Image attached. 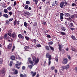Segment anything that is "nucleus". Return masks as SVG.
I'll return each instance as SVG.
<instances>
[{
	"mask_svg": "<svg viewBox=\"0 0 77 77\" xmlns=\"http://www.w3.org/2000/svg\"><path fill=\"white\" fill-rule=\"evenodd\" d=\"M3 59H0V66L2 65L3 64Z\"/></svg>",
	"mask_w": 77,
	"mask_h": 77,
	"instance_id": "obj_27",
	"label": "nucleus"
},
{
	"mask_svg": "<svg viewBox=\"0 0 77 77\" xmlns=\"http://www.w3.org/2000/svg\"><path fill=\"white\" fill-rule=\"evenodd\" d=\"M24 14L26 16H27V15L29 16L30 15V13L28 11H25L24 12Z\"/></svg>",
	"mask_w": 77,
	"mask_h": 77,
	"instance_id": "obj_11",
	"label": "nucleus"
},
{
	"mask_svg": "<svg viewBox=\"0 0 77 77\" xmlns=\"http://www.w3.org/2000/svg\"><path fill=\"white\" fill-rule=\"evenodd\" d=\"M13 63V61H11L10 63V66H12V64Z\"/></svg>",
	"mask_w": 77,
	"mask_h": 77,
	"instance_id": "obj_36",
	"label": "nucleus"
},
{
	"mask_svg": "<svg viewBox=\"0 0 77 77\" xmlns=\"http://www.w3.org/2000/svg\"><path fill=\"white\" fill-rule=\"evenodd\" d=\"M69 25L70 27H72V26H73V25H74V24H73V23L71 22L69 23Z\"/></svg>",
	"mask_w": 77,
	"mask_h": 77,
	"instance_id": "obj_22",
	"label": "nucleus"
},
{
	"mask_svg": "<svg viewBox=\"0 0 77 77\" xmlns=\"http://www.w3.org/2000/svg\"><path fill=\"white\" fill-rule=\"evenodd\" d=\"M33 2H34L35 3V5H37L38 4V1H39L38 0H33Z\"/></svg>",
	"mask_w": 77,
	"mask_h": 77,
	"instance_id": "obj_31",
	"label": "nucleus"
},
{
	"mask_svg": "<svg viewBox=\"0 0 77 77\" xmlns=\"http://www.w3.org/2000/svg\"><path fill=\"white\" fill-rule=\"evenodd\" d=\"M68 63V59L66 58H64L63 59L62 63L64 65Z\"/></svg>",
	"mask_w": 77,
	"mask_h": 77,
	"instance_id": "obj_4",
	"label": "nucleus"
},
{
	"mask_svg": "<svg viewBox=\"0 0 77 77\" xmlns=\"http://www.w3.org/2000/svg\"><path fill=\"white\" fill-rule=\"evenodd\" d=\"M13 20V18H11L9 20V21H10V22H11V21H12Z\"/></svg>",
	"mask_w": 77,
	"mask_h": 77,
	"instance_id": "obj_59",
	"label": "nucleus"
},
{
	"mask_svg": "<svg viewBox=\"0 0 77 77\" xmlns=\"http://www.w3.org/2000/svg\"><path fill=\"white\" fill-rule=\"evenodd\" d=\"M30 73L31 74H32V77H35V76L36 74V72H34L32 71H31Z\"/></svg>",
	"mask_w": 77,
	"mask_h": 77,
	"instance_id": "obj_9",
	"label": "nucleus"
},
{
	"mask_svg": "<svg viewBox=\"0 0 77 77\" xmlns=\"http://www.w3.org/2000/svg\"><path fill=\"white\" fill-rule=\"evenodd\" d=\"M13 71L14 72V73L15 74H18V70L15 69H14Z\"/></svg>",
	"mask_w": 77,
	"mask_h": 77,
	"instance_id": "obj_14",
	"label": "nucleus"
},
{
	"mask_svg": "<svg viewBox=\"0 0 77 77\" xmlns=\"http://www.w3.org/2000/svg\"><path fill=\"white\" fill-rule=\"evenodd\" d=\"M76 5V4L75 3H72V6H75Z\"/></svg>",
	"mask_w": 77,
	"mask_h": 77,
	"instance_id": "obj_57",
	"label": "nucleus"
},
{
	"mask_svg": "<svg viewBox=\"0 0 77 77\" xmlns=\"http://www.w3.org/2000/svg\"><path fill=\"white\" fill-rule=\"evenodd\" d=\"M71 50H72V51H74L75 52H76V51H77V50H76V49H75L72 47L71 48Z\"/></svg>",
	"mask_w": 77,
	"mask_h": 77,
	"instance_id": "obj_16",
	"label": "nucleus"
},
{
	"mask_svg": "<svg viewBox=\"0 0 77 77\" xmlns=\"http://www.w3.org/2000/svg\"><path fill=\"white\" fill-rule=\"evenodd\" d=\"M28 8H29V5H26L25 6V9H27Z\"/></svg>",
	"mask_w": 77,
	"mask_h": 77,
	"instance_id": "obj_43",
	"label": "nucleus"
},
{
	"mask_svg": "<svg viewBox=\"0 0 77 77\" xmlns=\"http://www.w3.org/2000/svg\"><path fill=\"white\" fill-rule=\"evenodd\" d=\"M63 2V5H65V6L67 5V2H66V0L64 2Z\"/></svg>",
	"mask_w": 77,
	"mask_h": 77,
	"instance_id": "obj_42",
	"label": "nucleus"
},
{
	"mask_svg": "<svg viewBox=\"0 0 77 77\" xmlns=\"http://www.w3.org/2000/svg\"><path fill=\"white\" fill-rule=\"evenodd\" d=\"M11 37H12V38L13 39H15V38H17V33L15 32H13L12 33Z\"/></svg>",
	"mask_w": 77,
	"mask_h": 77,
	"instance_id": "obj_5",
	"label": "nucleus"
},
{
	"mask_svg": "<svg viewBox=\"0 0 77 77\" xmlns=\"http://www.w3.org/2000/svg\"><path fill=\"white\" fill-rule=\"evenodd\" d=\"M15 46L14 45V46L13 47V48L12 49V51H11L12 52H13V51H14L15 49Z\"/></svg>",
	"mask_w": 77,
	"mask_h": 77,
	"instance_id": "obj_45",
	"label": "nucleus"
},
{
	"mask_svg": "<svg viewBox=\"0 0 77 77\" xmlns=\"http://www.w3.org/2000/svg\"><path fill=\"white\" fill-rule=\"evenodd\" d=\"M64 15L66 17H69L71 16V14L69 13H65Z\"/></svg>",
	"mask_w": 77,
	"mask_h": 77,
	"instance_id": "obj_10",
	"label": "nucleus"
},
{
	"mask_svg": "<svg viewBox=\"0 0 77 77\" xmlns=\"http://www.w3.org/2000/svg\"><path fill=\"white\" fill-rule=\"evenodd\" d=\"M18 64H16L15 65V66H16V68H17V69H20V67H18Z\"/></svg>",
	"mask_w": 77,
	"mask_h": 77,
	"instance_id": "obj_30",
	"label": "nucleus"
},
{
	"mask_svg": "<svg viewBox=\"0 0 77 77\" xmlns=\"http://www.w3.org/2000/svg\"><path fill=\"white\" fill-rule=\"evenodd\" d=\"M59 33H60L61 35H66V34L63 32H59Z\"/></svg>",
	"mask_w": 77,
	"mask_h": 77,
	"instance_id": "obj_29",
	"label": "nucleus"
},
{
	"mask_svg": "<svg viewBox=\"0 0 77 77\" xmlns=\"http://www.w3.org/2000/svg\"><path fill=\"white\" fill-rule=\"evenodd\" d=\"M17 4V2L15 1L14 2V6H15Z\"/></svg>",
	"mask_w": 77,
	"mask_h": 77,
	"instance_id": "obj_63",
	"label": "nucleus"
},
{
	"mask_svg": "<svg viewBox=\"0 0 77 77\" xmlns=\"http://www.w3.org/2000/svg\"><path fill=\"white\" fill-rule=\"evenodd\" d=\"M65 69V66H63L61 67V70H62V71H63Z\"/></svg>",
	"mask_w": 77,
	"mask_h": 77,
	"instance_id": "obj_34",
	"label": "nucleus"
},
{
	"mask_svg": "<svg viewBox=\"0 0 77 77\" xmlns=\"http://www.w3.org/2000/svg\"><path fill=\"white\" fill-rule=\"evenodd\" d=\"M10 59L13 60H15V56L14 55L11 56L10 57Z\"/></svg>",
	"mask_w": 77,
	"mask_h": 77,
	"instance_id": "obj_12",
	"label": "nucleus"
},
{
	"mask_svg": "<svg viewBox=\"0 0 77 77\" xmlns=\"http://www.w3.org/2000/svg\"><path fill=\"white\" fill-rule=\"evenodd\" d=\"M13 24L14 26H15V25H16V24H17V20H15V21L13 23Z\"/></svg>",
	"mask_w": 77,
	"mask_h": 77,
	"instance_id": "obj_49",
	"label": "nucleus"
},
{
	"mask_svg": "<svg viewBox=\"0 0 77 77\" xmlns=\"http://www.w3.org/2000/svg\"><path fill=\"white\" fill-rule=\"evenodd\" d=\"M65 19L67 20V21H71V19L70 17H69L68 18H65Z\"/></svg>",
	"mask_w": 77,
	"mask_h": 77,
	"instance_id": "obj_35",
	"label": "nucleus"
},
{
	"mask_svg": "<svg viewBox=\"0 0 77 77\" xmlns=\"http://www.w3.org/2000/svg\"><path fill=\"white\" fill-rule=\"evenodd\" d=\"M71 38L72 39H73V40H75L76 38H75V36L72 35L71 36Z\"/></svg>",
	"mask_w": 77,
	"mask_h": 77,
	"instance_id": "obj_24",
	"label": "nucleus"
},
{
	"mask_svg": "<svg viewBox=\"0 0 77 77\" xmlns=\"http://www.w3.org/2000/svg\"><path fill=\"white\" fill-rule=\"evenodd\" d=\"M24 49L25 51H29V50H28L29 49H30V47L29 46H26L24 47Z\"/></svg>",
	"mask_w": 77,
	"mask_h": 77,
	"instance_id": "obj_8",
	"label": "nucleus"
},
{
	"mask_svg": "<svg viewBox=\"0 0 77 77\" xmlns=\"http://www.w3.org/2000/svg\"><path fill=\"white\" fill-rule=\"evenodd\" d=\"M60 17H63L64 15V14L62 13H60Z\"/></svg>",
	"mask_w": 77,
	"mask_h": 77,
	"instance_id": "obj_46",
	"label": "nucleus"
},
{
	"mask_svg": "<svg viewBox=\"0 0 77 77\" xmlns=\"http://www.w3.org/2000/svg\"><path fill=\"white\" fill-rule=\"evenodd\" d=\"M9 15H12L13 13L12 12H10L9 13Z\"/></svg>",
	"mask_w": 77,
	"mask_h": 77,
	"instance_id": "obj_64",
	"label": "nucleus"
},
{
	"mask_svg": "<svg viewBox=\"0 0 77 77\" xmlns=\"http://www.w3.org/2000/svg\"><path fill=\"white\" fill-rule=\"evenodd\" d=\"M47 38H51V36L50 35H48V34H47Z\"/></svg>",
	"mask_w": 77,
	"mask_h": 77,
	"instance_id": "obj_62",
	"label": "nucleus"
},
{
	"mask_svg": "<svg viewBox=\"0 0 77 77\" xmlns=\"http://www.w3.org/2000/svg\"><path fill=\"white\" fill-rule=\"evenodd\" d=\"M64 5L63 4V3L62 2H61L60 3V8H62L63 6Z\"/></svg>",
	"mask_w": 77,
	"mask_h": 77,
	"instance_id": "obj_17",
	"label": "nucleus"
},
{
	"mask_svg": "<svg viewBox=\"0 0 77 77\" xmlns=\"http://www.w3.org/2000/svg\"><path fill=\"white\" fill-rule=\"evenodd\" d=\"M36 43V39H34L31 40V44L32 46H35V44Z\"/></svg>",
	"mask_w": 77,
	"mask_h": 77,
	"instance_id": "obj_6",
	"label": "nucleus"
},
{
	"mask_svg": "<svg viewBox=\"0 0 77 77\" xmlns=\"http://www.w3.org/2000/svg\"><path fill=\"white\" fill-rule=\"evenodd\" d=\"M12 45L11 44H9V45L8 46V49H11V48H12Z\"/></svg>",
	"mask_w": 77,
	"mask_h": 77,
	"instance_id": "obj_25",
	"label": "nucleus"
},
{
	"mask_svg": "<svg viewBox=\"0 0 77 77\" xmlns=\"http://www.w3.org/2000/svg\"><path fill=\"white\" fill-rule=\"evenodd\" d=\"M48 32H49V30H48L47 29H45L44 31V33H48Z\"/></svg>",
	"mask_w": 77,
	"mask_h": 77,
	"instance_id": "obj_39",
	"label": "nucleus"
},
{
	"mask_svg": "<svg viewBox=\"0 0 77 77\" xmlns=\"http://www.w3.org/2000/svg\"><path fill=\"white\" fill-rule=\"evenodd\" d=\"M55 60L56 61V62H58V57H56L55 58Z\"/></svg>",
	"mask_w": 77,
	"mask_h": 77,
	"instance_id": "obj_48",
	"label": "nucleus"
},
{
	"mask_svg": "<svg viewBox=\"0 0 77 77\" xmlns=\"http://www.w3.org/2000/svg\"><path fill=\"white\" fill-rule=\"evenodd\" d=\"M34 26H37V23L36 22H34Z\"/></svg>",
	"mask_w": 77,
	"mask_h": 77,
	"instance_id": "obj_55",
	"label": "nucleus"
},
{
	"mask_svg": "<svg viewBox=\"0 0 77 77\" xmlns=\"http://www.w3.org/2000/svg\"><path fill=\"white\" fill-rule=\"evenodd\" d=\"M7 37H8V35L7 34V33H6L4 35V38H5V39H6Z\"/></svg>",
	"mask_w": 77,
	"mask_h": 77,
	"instance_id": "obj_44",
	"label": "nucleus"
},
{
	"mask_svg": "<svg viewBox=\"0 0 77 77\" xmlns=\"http://www.w3.org/2000/svg\"><path fill=\"white\" fill-rule=\"evenodd\" d=\"M49 46L46 45L45 46V49L48 51L50 50V48L49 47Z\"/></svg>",
	"mask_w": 77,
	"mask_h": 77,
	"instance_id": "obj_18",
	"label": "nucleus"
},
{
	"mask_svg": "<svg viewBox=\"0 0 77 77\" xmlns=\"http://www.w3.org/2000/svg\"><path fill=\"white\" fill-rule=\"evenodd\" d=\"M60 19L62 21H63V16H60Z\"/></svg>",
	"mask_w": 77,
	"mask_h": 77,
	"instance_id": "obj_47",
	"label": "nucleus"
},
{
	"mask_svg": "<svg viewBox=\"0 0 77 77\" xmlns=\"http://www.w3.org/2000/svg\"><path fill=\"white\" fill-rule=\"evenodd\" d=\"M30 2L29 1H27L26 2V4H27V5H29L30 4Z\"/></svg>",
	"mask_w": 77,
	"mask_h": 77,
	"instance_id": "obj_50",
	"label": "nucleus"
},
{
	"mask_svg": "<svg viewBox=\"0 0 77 77\" xmlns=\"http://www.w3.org/2000/svg\"><path fill=\"white\" fill-rule=\"evenodd\" d=\"M18 37L19 38H20L22 40H23V39H24V35H22V34H19L18 35Z\"/></svg>",
	"mask_w": 77,
	"mask_h": 77,
	"instance_id": "obj_7",
	"label": "nucleus"
},
{
	"mask_svg": "<svg viewBox=\"0 0 77 77\" xmlns=\"http://www.w3.org/2000/svg\"><path fill=\"white\" fill-rule=\"evenodd\" d=\"M8 35H9L10 37H12V33L11 32H8Z\"/></svg>",
	"mask_w": 77,
	"mask_h": 77,
	"instance_id": "obj_37",
	"label": "nucleus"
},
{
	"mask_svg": "<svg viewBox=\"0 0 77 77\" xmlns=\"http://www.w3.org/2000/svg\"><path fill=\"white\" fill-rule=\"evenodd\" d=\"M74 17V15H72L70 16V17L71 18H72V19H73Z\"/></svg>",
	"mask_w": 77,
	"mask_h": 77,
	"instance_id": "obj_61",
	"label": "nucleus"
},
{
	"mask_svg": "<svg viewBox=\"0 0 77 77\" xmlns=\"http://www.w3.org/2000/svg\"><path fill=\"white\" fill-rule=\"evenodd\" d=\"M6 72L5 71V68H3L2 69V74H4Z\"/></svg>",
	"mask_w": 77,
	"mask_h": 77,
	"instance_id": "obj_20",
	"label": "nucleus"
},
{
	"mask_svg": "<svg viewBox=\"0 0 77 77\" xmlns=\"http://www.w3.org/2000/svg\"><path fill=\"white\" fill-rule=\"evenodd\" d=\"M54 2H55V5H58V3H57V1H54Z\"/></svg>",
	"mask_w": 77,
	"mask_h": 77,
	"instance_id": "obj_58",
	"label": "nucleus"
},
{
	"mask_svg": "<svg viewBox=\"0 0 77 77\" xmlns=\"http://www.w3.org/2000/svg\"><path fill=\"white\" fill-rule=\"evenodd\" d=\"M7 9L9 11H11L12 8H11V7L9 6L7 8Z\"/></svg>",
	"mask_w": 77,
	"mask_h": 77,
	"instance_id": "obj_38",
	"label": "nucleus"
},
{
	"mask_svg": "<svg viewBox=\"0 0 77 77\" xmlns=\"http://www.w3.org/2000/svg\"><path fill=\"white\" fill-rule=\"evenodd\" d=\"M36 47H41V45L40 44H38V45H36Z\"/></svg>",
	"mask_w": 77,
	"mask_h": 77,
	"instance_id": "obj_52",
	"label": "nucleus"
},
{
	"mask_svg": "<svg viewBox=\"0 0 77 77\" xmlns=\"http://www.w3.org/2000/svg\"><path fill=\"white\" fill-rule=\"evenodd\" d=\"M52 6H54V7H55L56 6V5H55V3L54 2L52 3Z\"/></svg>",
	"mask_w": 77,
	"mask_h": 77,
	"instance_id": "obj_51",
	"label": "nucleus"
},
{
	"mask_svg": "<svg viewBox=\"0 0 77 77\" xmlns=\"http://www.w3.org/2000/svg\"><path fill=\"white\" fill-rule=\"evenodd\" d=\"M51 69L52 70H54L55 69V67L54 66H52L51 67Z\"/></svg>",
	"mask_w": 77,
	"mask_h": 77,
	"instance_id": "obj_54",
	"label": "nucleus"
},
{
	"mask_svg": "<svg viewBox=\"0 0 77 77\" xmlns=\"http://www.w3.org/2000/svg\"><path fill=\"white\" fill-rule=\"evenodd\" d=\"M46 58H48V65L51 64V55H50L49 53H48L46 54Z\"/></svg>",
	"mask_w": 77,
	"mask_h": 77,
	"instance_id": "obj_1",
	"label": "nucleus"
},
{
	"mask_svg": "<svg viewBox=\"0 0 77 77\" xmlns=\"http://www.w3.org/2000/svg\"><path fill=\"white\" fill-rule=\"evenodd\" d=\"M49 47L50 49L51 50H52V51H54V48L50 46V45H49Z\"/></svg>",
	"mask_w": 77,
	"mask_h": 77,
	"instance_id": "obj_28",
	"label": "nucleus"
},
{
	"mask_svg": "<svg viewBox=\"0 0 77 77\" xmlns=\"http://www.w3.org/2000/svg\"><path fill=\"white\" fill-rule=\"evenodd\" d=\"M28 67L30 68V69H32V67H33V66L30 65L28 66Z\"/></svg>",
	"mask_w": 77,
	"mask_h": 77,
	"instance_id": "obj_53",
	"label": "nucleus"
},
{
	"mask_svg": "<svg viewBox=\"0 0 77 77\" xmlns=\"http://www.w3.org/2000/svg\"><path fill=\"white\" fill-rule=\"evenodd\" d=\"M25 37L27 41H28V42L30 41H29L30 40V38H29V37H28L27 35H26Z\"/></svg>",
	"mask_w": 77,
	"mask_h": 77,
	"instance_id": "obj_15",
	"label": "nucleus"
},
{
	"mask_svg": "<svg viewBox=\"0 0 77 77\" xmlns=\"http://www.w3.org/2000/svg\"><path fill=\"white\" fill-rule=\"evenodd\" d=\"M22 69L23 70H25V69H26V67L25 66H23L22 67Z\"/></svg>",
	"mask_w": 77,
	"mask_h": 77,
	"instance_id": "obj_56",
	"label": "nucleus"
},
{
	"mask_svg": "<svg viewBox=\"0 0 77 77\" xmlns=\"http://www.w3.org/2000/svg\"><path fill=\"white\" fill-rule=\"evenodd\" d=\"M3 16L6 18H8V15L7 14H3Z\"/></svg>",
	"mask_w": 77,
	"mask_h": 77,
	"instance_id": "obj_32",
	"label": "nucleus"
},
{
	"mask_svg": "<svg viewBox=\"0 0 77 77\" xmlns=\"http://www.w3.org/2000/svg\"><path fill=\"white\" fill-rule=\"evenodd\" d=\"M32 58L34 62H35L36 64L38 63V62H39V59L37 58L36 59V58L34 56H32Z\"/></svg>",
	"mask_w": 77,
	"mask_h": 77,
	"instance_id": "obj_2",
	"label": "nucleus"
},
{
	"mask_svg": "<svg viewBox=\"0 0 77 77\" xmlns=\"http://www.w3.org/2000/svg\"><path fill=\"white\" fill-rule=\"evenodd\" d=\"M61 30H62V31H63V32H65V31L66 30V28H65V27H61Z\"/></svg>",
	"mask_w": 77,
	"mask_h": 77,
	"instance_id": "obj_23",
	"label": "nucleus"
},
{
	"mask_svg": "<svg viewBox=\"0 0 77 77\" xmlns=\"http://www.w3.org/2000/svg\"><path fill=\"white\" fill-rule=\"evenodd\" d=\"M59 48L58 49L59 50V51L60 52H62V53L64 54L65 53V50H64V49H62V46L60 44L58 45Z\"/></svg>",
	"mask_w": 77,
	"mask_h": 77,
	"instance_id": "obj_3",
	"label": "nucleus"
},
{
	"mask_svg": "<svg viewBox=\"0 0 77 77\" xmlns=\"http://www.w3.org/2000/svg\"><path fill=\"white\" fill-rule=\"evenodd\" d=\"M9 21L8 20H6V23H5V24L7 26H8L9 24Z\"/></svg>",
	"mask_w": 77,
	"mask_h": 77,
	"instance_id": "obj_21",
	"label": "nucleus"
},
{
	"mask_svg": "<svg viewBox=\"0 0 77 77\" xmlns=\"http://www.w3.org/2000/svg\"><path fill=\"white\" fill-rule=\"evenodd\" d=\"M24 26L25 27H26V28H27V22H24Z\"/></svg>",
	"mask_w": 77,
	"mask_h": 77,
	"instance_id": "obj_41",
	"label": "nucleus"
},
{
	"mask_svg": "<svg viewBox=\"0 0 77 77\" xmlns=\"http://www.w3.org/2000/svg\"><path fill=\"white\" fill-rule=\"evenodd\" d=\"M65 66V69H68L69 68V65H67L66 66Z\"/></svg>",
	"mask_w": 77,
	"mask_h": 77,
	"instance_id": "obj_33",
	"label": "nucleus"
},
{
	"mask_svg": "<svg viewBox=\"0 0 77 77\" xmlns=\"http://www.w3.org/2000/svg\"><path fill=\"white\" fill-rule=\"evenodd\" d=\"M29 62L33 66H34V65H35V64H33V63H34L33 62V61L32 60L29 61Z\"/></svg>",
	"mask_w": 77,
	"mask_h": 77,
	"instance_id": "obj_26",
	"label": "nucleus"
},
{
	"mask_svg": "<svg viewBox=\"0 0 77 77\" xmlns=\"http://www.w3.org/2000/svg\"><path fill=\"white\" fill-rule=\"evenodd\" d=\"M4 12L5 13H8V10H7V9L5 8L4 10Z\"/></svg>",
	"mask_w": 77,
	"mask_h": 77,
	"instance_id": "obj_40",
	"label": "nucleus"
},
{
	"mask_svg": "<svg viewBox=\"0 0 77 77\" xmlns=\"http://www.w3.org/2000/svg\"><path fill=\"white\" fill-rule=\"evenodd\" d=\"M20 77H27V75L26 74H24V75H23L22 74H20Z\"/></svg>",
	"mask_w": 77,
	"mask_h": 77,
	"instance_id": "obj_13",
	"label": "nucleus"
},
{
	"mask_svg": "<svg viewBox=\"0 0 77 77\" xmlns=\"http://www.w3.org/2000/svg\"><path fill=\"white\" fill-rule=\"evenodd\" d=\"M53 44V42L51 41V42H48V45H52Z\"/></svg>",
	"mask_w": 77,
	"mask_h": 77,
	"instance_id": "obj_19",
	"label": "nucleus"
},
{
	"mask_svg": "<svg viewBox=\"0 0 77 77\" xmlns=\"http://www.w3.org/2000/svg\"><path fill=\"white\" fill-rule=\"evenodd\" d=\"M42 24H44V25H45V24H46V22H43L42 23Z\"/></svg>",
	"mask_w": 77,
	"mask_h": 77,
	"instance_id": "obj_60",
	"label": "nucleus"
}]
</instances>
